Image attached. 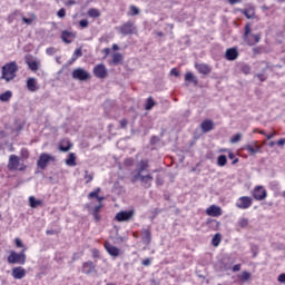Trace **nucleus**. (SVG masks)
I'll return each mask as SVG.
<instances>
[{"label": "nucleus", "mask_w": 285, "mask_h": 285, "mask_svg": "<svg viewBox=\"0 0 285 285\" xmlns=\"http://www.w3.org/2000/svg\"><path fill=\"white\" fill-rule=\"evenodd\" d=\"M242 39L246 46L253 47L257 46L262 41V35L261 33H252V26L249 22H247L244 27V33L242 36Z\"/></svg>", "instance_id": "1"}, {"label": "nucleus", "mask_w": 285, "mask_h": 285, "mask_svg": "<svg viewBox=\"0 0 285 285\" xmlns=\"http://www.w3.org/2000/svg\"><path fill=\"white\" fill-rule=\"evenodd\" d=\"M19 67L16 61L7 62L2 66V79L4 81H12L16 79Z\"/></svg>", "instance_id": "2"}, {"label": "nucleus", "mask_w": 285, "mask_h": 285, "mask_svg": "<svg viewBox=\"0 0 285 285\" xmlns=\"http://www.w3.org/2000/svg\"><path fill=\"white\" fill-rule=\"evenodd\" d=\"M26 250L27 248H22V250H20V253H17L16 250H11L9 253V257H7V263L11 264V265H26L27 263V255H26Z\"/></svg>", "instance_id": "3"}, {"label": "nucleus", "mask_w": 285, "mask_h": 285, "mask_svg": "<svg viewBox=\"0 0 285 285\" xmlns=\"http://www.w3.org/2000/svg\"><path fill=\"white\" fill-rule=\"evenodd\" d=\"M7 168H9V171H26L27 165L21 163V159L18 155H10Z\"/></svg>", "instance_id": "4"}, {"label": "nucleus", "mask_w": 285, "mask_h": 285, "mask_svg": "<svg viewBox=\"0 0 285 285\" xmlns=\"http://www.w3.org/2000/svg\"><path fill=\"white\" fill-rule=\"evenodd\" d=\"M55 161H56V158L53 156L47 153H41L37 160V167L41 170H46L49 163H55Z\"/></svg>", "instance_id": "5"}, {"label": "nucleus", "mask_w": 285, "mask_h": 285, "mask_svg": "<svg viewBox=\"0 0 285 285\" xmlns=\"http://www.w3.org/2000/svg\"><path fill=\"white\" fill-rule=\"evenodd\" d=\"M254 204V199L250 196H240L235 203V207L240 210L249 209Z\"/></svg>", "instance_id": "6"}, {"label": "nucleus", "mask_w": 285, "mask_h": 285, "mask_svg": "<svg viewBox=\"0 0 285 285\" xmlns=\"http://www.w3.org/2000/svg\"><path fill=\"white\" fill-rule=\"evenodd\" d=\"M135 217V210H120L115 215V220L118 223H127L132 220Z\"/></svg>", "instance_id": "7"}, {"label": "nucleus", "mask_w": 285, "mask_h": 285, "mask_svg": "<svg viewBox=\"0 0 285 285\" xmlns=\"http://www.w3.org/2000/svg\"><path fill=\"white\" fill-rule=\"evenodd\" d=\"M119 32L127 37L128 35H137L138 29L134 22L127 21L119 27Z\"/></svg>", "instance_id": "8"}, {"label": "nucleus", "mask_w": 285, "mask_h": 285, "mask_svg": "<svg viewBox=\"0 0 285 285\" xmlns=\"http://www.w3.org/2000/svg\"><path fill=\"white\" fill-rule=\"evenodd\" d=\"M72 79H77L78 81H87V79H91V76L88 71L82 68L73 69L71 72Z\"/></svg>", "instance_id": "9"}, {"label": "nucleus", "mask_w": 285, "mask_h": 285, "mask_svg": "<svg viewBox=\"0 0 285 285\" xmlns=\"http://www.w3.org/2000/svg\"><path fill=\"white\" fill-rule=\"evenodd\" d=\"M243 150L247 151L249 156H256L261 153L262 147L258 145L257 140L252 141L243 147Z\"/></svg>", "instance_id": "10"}, {"label": "nucleus", "mask_w": 285, "mask_h": 285, "mask_svg": "<svg viewBox=\"0 0 285 285\" xmlns=\"http://www.w3.org/2000/svg\"><path fill=\"white\" fill-rule=\"evenodd\" d=\"M92 73L97 79H106V77H108V70L104 63L96 65L92 69Z\"/></svg>", "instance_id": "11"}, {"label": "nucleus", "mask_w": 285, "mask_h": 285, "mask_svg": "<svg viewBox=\"0 0 285 285\" xmlns=\"http://www.w3.org/2000/svg\"><path fill=\"white\" fill-rule=\"evenodd\" d=\"M268 197L267 190L264 186H256L253 191V198L257 202H263Z\"/></svg>", "instance_id": "12"}, {"label": "nucleus", "mask_w": 285, "mask_h": 285, "mask_svg": "<svg viewBox=\"0 0 285 285\" xmlns=\"http://www.w3.org/2000/svg\"><path fill=\"white\" fill-rule=\"evenodd\" d=\"M104 248L108 253L109 256L117 258L120 256V248L117 246L112 245L110 242L106 240L104 243Z\"/></svg>", "instance_id": "13"}, {"label": "nucleus", "mask_w": 285, "mask_h": 285, "mask_svg": "<svg viewBox=\"0 0 285 285\" xmlns=\"http://www.w3.org/2000/svg\"><path fill=\"white\" fill-rule=\"evenodd\" d=\"M205 213L207 216L214 217V218H218L223 216V209L220 206H217V205H210L209 207L206 208Z\"/></svg>", "instance_id": "14"}, {"label": "nucleus", "mask_w": 285, "mask_h": 285, "mask_svg": "<svg viewBox=\"0 0 285 285\" xmlns=\"http://www.w3.org/2000/svg\"><path fill=\"white\" fill-rule=\"evenodd\" d=\"M238 57H239L238 47H232V48L226 49L225 59L227 61H236V59H238Z\"/></svg>", "instance_id": "15"}, {"label": "nucleus", "mask_w": 285, "mask_h": 285, "mask_svg": "<svg viewBox=\"0 0 285 285\" xmlns=\"http://www.w3.org/2000/svg\"><path fill=\"white\" fill-rule=\"evenodd\" d=\"M27 271L22 266H16L11 268V276H13V279L21 281L26 277Z\"/></svg>", "instance_id": "16"}, {"label": "nucleus", "mask_w": 285, "mask_h": 285, "mask_svg": "<svg viewBox=\"0 0 285 285\" xmlns=\"http://www.w3.org/2000/svg\"><path fill=\"white\" fill-rule=\"evenodd\" d=\"M81 272L85 275H91L96 273V265L92 261H87L82 263Z\"/></svg>", "instance_id": "17"}, {"label": "nucleus", "mask_w": 285, "mask_h": 285, "mask_svg": "<svg viewBox=\"0 0 285 285\" xmlns=\"http://www.w3.org/2000/svg\"><path fill=\"white\" fill-rule=\"evenodd\" d=\"M200 129L203 134H208L215 129V122L212 119H205L200 124Z\"/></svg>", "instance_id": "18"}, {"label": "nucleus", "mask_w": 285, "mask_h": 285, "mask_svg": "<svg viewBox=\"0 0 285 285\" xmlns=\"http://www.w3.org/2000/svg\"><path fill=\"white\" fill-rule=\"evenodd\" d=\"M73 145L70 144V140L68 138L61 139L58 144V149L61 153H68L72 149Z\"/></svg>", "instance_id": "19"}, {"label": "nucleus", "mask_w": 285, "mask_h": 285, "mask_svg": "<svg viewBox=\"0 0 285 285\" xmlns=\"http://www.w3.org/2000/svg\"><path fill=\"white\" fill-rule=\"evenodd\" d=\"M140 236H141L142 244H145V245H150L151 244L153 234H151V230L149 228H144L140 232Z\"/></svg>", "instance_id": "20"}, {"label": "nucleus", "mask_w": 285, "mask_h": 285, "mask_svg": "<svg viewBox=\"0 0 285 285\" xmlns=\"http://www.w3.org/2000/svg\"><path fill=\"white\" fill-rule=\"evenodd\" d=\"M77 35L71 31L63 30L61 31L60 39L63 43H72L73 39H76Z\"/></svg>", "instance_id": "21"}, {"label": "nucleus", "mask_w": 285, "mask_h": 285, "mask_svg": "<svg viewBox=\"0 0 285 285\" xmlns=\"http://www.w3.org/2000/svg\"><path fill=\"white\" fill-rule=\"evenodd\" d=\"M153 181H154V176L148 174V175H141L140 177V183L142 184V187L145 189H149L153 186Z\"/></svg>", "instance_id": "22"}, {"label": "nucleus", "mask_w": 285, "mask_h": 285, "mask_svg": "<svg viewBox=\"0 0 285 285\" xmlns=\"http://www.w3.org/2000/svg\"><path fill=\"white\" fill-rule=\"evenodd\" d=\"M27 90L29 92H37L39 90V86L36 78L27 79Z\"/></svg>", "instance_id": "23"}, {"label": "nucleus", "mask_w": 285, "mask_h": 285, "mask_svg": "<svg viewBox=\"0 0 285 285\" xmlns=\"http://www.w3.org/2000/svg\"><path fill=\"white\" fill-rule=\"evenodd\" d=\"M195 68L199 75H210L212 68L206 63H196Z\"/></svg>", "instance_id": "24"}, {"label": "nucleus", "mask_w": 285, "mask_h": 285, "mask_svg": "<svg viewBox=\"0 0 285 285\" xmlns=\"http://www.w3.org/2000/svg\"><path fill=\"white\" fill-rule=\"evenodd\" d=\"M66 166L76 167L77 166V156L75 153H69L68 157L65 160Z\"/></svg>", "instance_id": "25"}, {"label": "nucleus", "mask_w": 285, "mask_h": 285, "mask_svg": "<svg viewBox=\"0 0 285 285\" xmlns=\"http://www.w3.org/2000/svg\"><path fill=\"white\" fill-rule=\"evenodd\" d=\"M156 106H157V102L155 101L154 97L150 96L146 99V102L144 105V109L146 111H151Z\"/></svg>", "instance_id": "26"}, {"label": "nucleus", "mask_w": 285, "mask_h": 285, "mask_svg": "<svg viewBox=\"0 0 285 285\" xmlns=\"http://www.w3.org/2000/svg\"><path fill=\"white\" fill-rule=\"evenodd\" d=\"M26 63L32 72H37L39 70L40 62L38 60L27 59Z\"/></svg>", "instance_id": "27"}, {"label": "nucleus", "mask_w": 285, "mask_h": 285, "mask_svg": "<svg viewBox=\"0 0 285 285\" xmlns=\"http://www.w3.org/2000/svg\"><path fill=\"white\" fill-rule=\"evenodd\" d=\"M149 168V160L148 159H141L138 164H137V171L139 174H142V171H146Z\"/></svg>", "instance_id": "28"}, {"label": "nucleus", "mask_w": 285, "mask_h": 285, "mask_svg": "<svg viewBox=\"0 0 285 285\" xmlns=\"http://www.w3.org/2000/svg\"><path fill=\"white\" fill-rule=\"evenodd\" d=\"M206 225L208 226L209 229L216 232L220 227V222L209 218V219H207Z\"/></svg>", "instance_id": "29"}, {"label": "nucleus", "mask_w": 285, "mask_h": 285, "mask_svg": "<svg viewBox=\"0 0 285 285\" xmlns=\"http://www.w3.org/2000/svg\"><path fill=\"white\" fill-rule=\"evenodd\" d=\"M29 206L30 208L35 209L37 207H42L43 206V202L37 199L35 196H30L29 197Z\"/></svg>", "instance_id": "30"}, {"label": "nucleus", "mask_w": 285, "mask_h": 285, "mask_svg": "<svg viewBox=\"0 0 285 285\" xmlns=\"http://www.w3.org/2000/svg\"><path fill=\"white\" fill-rule=\"evenodd\" d=\"M185 81H188V83H193L194 86H198V79L191 71L185 73Z\"/></svg>", "instance_id": "31"}, {"label": "nucleus", "mask_w": 285, "mask_h": 285, "mask_svg": "<svg viewBox=\"0 0 285 285\" xmlns=\"http://www.w3.org/2000/svg\"><path fill=\"white\" fill-rule=\"evenodd\" d=\"M216 164H217V166L220 167V168L226 167L227 164H228L227 156H226V155H219V156L217 157Z\"/></svg>", "instance_id": "32"}, {"label": "nucleus", "mask_w": 285, "mask_h": 285, "mask_svg": "<svg viewBox=\"0 0 285 285\" xmlns=\"http://www.w3.org/2000/svg\"><path fill=\"white\" fill-rule=\"evenodd\" d=\"M12 98V91L7 90L2 94H0V101L2 102H9Z\"/></svg>", "instance_id": "33"}, {"label": "nucleus", "mask_w": 285, "mask_h": 285, "mask_svg": "<svg viewBox=\"0 0 285 285\" xmlns=\"http://www.w3.org/2000/svg\"><path fill=\"white\" fill-rule=\"evenodd\" d=\"M122 61H124L122 53L116 52V53L112 55V63H114V66H119V63H122Z\"/></svg>", "instance_id": "34"}, {"label": "nucleus", "mask_w": 285, "mask_h": 285, "mask_svg": "<svg viewBox=\"0 0 285 285\" xmlns=\"http://www.w3.org/2000/svg\"><path fill=\"white\" fill-rule=\"evenodd\" d=\"M95 179V174L94 173H89V170H85V175H83V180L86 185H89L90 183H92Z\"/></svg>", "instance_id": "35"}, {"label": "nucleus", "mask_w": 285, "mask_h": 285, "mask_svg": "<svg viewBox=\"0 0 285 285\" xmlns=\"http://www.w3.org/2000/svg\"><path fill=\"white\" fill-rule=\"evenodd\" d=\"M222 238H223V236L220 233L215 234L212 239V245L214 247H219V245L222 244Z\"/></svg>", "instance_id": "36"}, {"label": "nucleus", "mask_w": 285, "mask_h": 285, "mask_svg": "<svg viewBox=\"0 0 285 285\" xmlns=\"http://www.w3.org/2000/svg\"><path fill=\"white\" fill-rule=\"evenodd\" d=\"M88 17H91L92 19H97V17H101V12L99 11V9H95V8H90L87 11Z\"/></svg>", "instance_id": "37"}, {"label": "nucleus", "mask_w": 285, "mask_h": 285, "mask_svg": "<svg viewBox=\"0 0 285 285\" xmlns=\"http://www.w3.org/2000/svg\"><path fill=\"white\" fill-rule=\"evenodd\" d=\"M100 193H101V188H100V187H97V188L95 189V191H90V193L87 195V198H88V199H97Z\"/></svg>", "instance_id": "38"}, {"label": "nucleus", "mask_w": 285, "mask_h": 285, "mask_svg": "<svg viewBox=\"0 0 285 285\" xmlns=\"http://www.w3.org/2000/svg\"><path fill=\"white\" fill-rule=\"evenodd\" d=\"M252 278V273L247 271H243L240 274V281L242 282H248Z\"/></svg>", "instance_id": "39"}, {"label": "nucleus", "mask_w": 285, "mask_h": 285, "mask_svg": "<svg viewBox=\"0 0 285 285\" xmlns=\"http://www.w3.org/2000/svg\"><path fill=\"white\" fill-rule=\"evenodd\" d=\"M242 138H243V135L238 132L230 137L229 142L233 145L238 144L242 140Z\"/></svg>", "instance_id": "40"}, {"label": "nucleus", "mask_w": 285, "mask_h": 285, "mask_svg": "<svg viewBox=\"0 0 285 285\" xmlns=\"http://www.w3.org/2000/svg\"><path fill=\"white\" fill-rule=\"evenodd\" d=\"M238 226L240 228H247L249 226V219L245 217L239 218Z\"/></svg>", "instance_id": "41"}, {"label": "nucleus", "mask_w": 285, "mask_h": 285, "mask_svg": "<svg viewBox=\"0 0 285 285\" xmlns=\"http://www.w3.org/2000/svg\"><path fill=\"white\" fill-rule=\"evenodd\" d=\"M129 10V17H137V14H140V10L136 6H130Z\"/></svg>", "instance_id": "42"}, {"label": "nucleus", "mask_w": 285, "mask_h": 285, "mask_svg": "<svg viewBox=\"0 0 285 285\" xmlns=\"http://www.w3.org/2000/svg\"><path fill=\"white\" fill-rule=\"evenodd\" d=\"M79 57H82V49H80V48L75 49L71 59H72V61H77V59H79Z\"/></svg>", "instance_id": "43"}, {"label": "nucleus", "mask_w": 285, "mask_h": 285, "mask_svg": "<svg viewBox=\"0 0 285 285\" xmlns=\"http://www.w3.org/2000/svg\"><path fill=\"white\" fill-rule=\"evenodd\" d=\"M228 159L232 160L233 166H235L239 163V158H236V155L233 151H229Z\"/></svg>", "instance_id": "44"}, {"label": "nucleus", "mask_w": 285, "mask_h": 285, "mask_svg": "<svg viewBox=\"0 0 285 285\" xmlns=\"http://www.w3.org/2000/svg\"><path fill=\"white\" fill-rule=\"evenodd\" d=\"M128 124H129L128 119H126V118L120 119L119 120L120 129H127Z\"/></svg>", "instance_id": "45"}, {"label": "nucleus", "mask_w": 285, "mask_h": 285, "mask_svg": "<svg viewBox=\"0 0 285 285\" xmlns=\"http://www.w3.org/2000/svg\"><path fill=\"white\" fill-rule=\"evenodd\" d=\"M91 256L95 259H99L100 258V250L98 248H92L91 249Z\"/></svg>", "instance_id": "46"}, {"label": "nucleus", "mask_w": 285, "mask_h": 285, "mask_svg": "<svg viewBox=\"0 0 285 285\" xmlns=\"http://www.w3.org/2000/svg\"><path fill=\"white\" fill-rule=\"evenodd\" d=\"M35 19H36L35 14H32V18L22 17V21H24V23H27V26H31V23H33Z\"/></svg>", "instance_id": "47"}, {"label": "nucleus", "mask_w": 285, "mask_h": 285, "mask_svg": "<svg viewBox=\"0 0 285 285\" xmlns=\"http://www.w3.org/2000/svg\"><path fill=\"white\" fill-rule=\"evenodd\" d=\"M264 51L263 47H254L252 49L253 55L256 57V55H262V52Z\"/></svg>", "instance_id": "48"}, {"label": "nucleus", "mask_w": 285, "mask_h": 285, "mask_svg": "<svg viewBox=\"0 0 285 285\" xmlns=\"http://www.w3.org/2000/svg\"><path fill=\"white\" fill-rule=\"evenodd\" d=\"M141 176H142V174L137 171V174L134 175L132 178H131V184H136L138 180H140Z\"/></svg>", "instance_id": "49"}, {"label": "nucleus", "mask_w": 285, "mask_h": 285, "mask_svg": "<svg viewBox=\"0 0 285 285\" xmlns=\"http://www.w3.org/2000/svg\"><path fill=\"white\" fill-rule=\"evenodd\" d=\"M16 247L17 248H22V249L26 248L24 245H23V242L19 237L16 238Z\"/></svg>", "instance_id": "50"}, {"label": "nucleus", "mask_w": 285, "mask_h": 285, "mask_svg": "<svg viewBox=\"0 0 285 285\" xmlns=\"http://www.w3.org/2000/svg\"><path fill=\"white\" fill-rule=\"evenodd\" d=\"M92 218L96 223H100L101 222V215L99 213H94L91 212Z\"/></svg>", "instance_id": "51"}, {"label": "nucleus", "mask_w": 285, "mask_h": 285, "mask_svg": "<svg viewBox=\"0 0 285 285\" xmlns=\"http://www.w3.org/2000/svg\"><path fill=\"white\" fill-rule=\"evenodd\" d=\"M102 208H104V204L100 203V204H98L97 206H95V207L92 208V213L99 214Z\"/></svg>", "instance_id": "52"}, {"label": "nucleus", "mask_w": 285, "mask_h": 285, "mask_svg": "<svg viewBox=\"0 0 285 285\" xmlns=\"http://www.w3.org/2000/svg\"><path fill=\"white\" fill-rule=\"evenodd\" d=\"M57 17H59V19H63V17H66V9L61 8L57 11Z\"/></svg>", "instance_id": "53"}, {"label": "nucleus", "mask_w": 285, "mask_h": 285, "mask_svg": "<svg viewBox=\"0 0 285 285\" xmlns=\"http://www.w3.org/2000/svg\"><path fill=\"white\" fill-rule=\"evenodd\" d=\"M243 14L246 17V19H253L254 18V12L250 13L249 10H244Z\"/></svg>", "instance_id": "54"}, {"label": "nucleus", "mask_w": 285, "mask_h": 285, "mask_svg": "<svg viewBox=\"0 0 285 285\" xmlns=\"http://www.w3.org/2000/svg\"><path fill=\"white\" fill-rule=\"evenodd\" d=\"M141 265L145 266V267H149L151 265V258L142 259Z\"/></svg>", "instance_id": "55"}, {"label": "nucleus", "mask_w": 285, "mask_h": 285, "mask_svg": "<svg viewBox=\"0 0 285 285\" xmlns=\"http://www.w3.org/2000/svg\"><path fill=\"white\" fill-rule=\"evenodd\" d=\"M79 26H80L81 28H88L89 21L86 20V19H82V20L79 21Z\"/></svg>", "instance_id": "56"}, {"label": "nucleus", "mask_w": 285, "mask_h": 285, "mask_svg": "<svg viewBox=\"0 0 285 285\" xmlns=\"http://www.w3.org/2000/svg\"><path fill=\"white\" fill-rule=\"evenodd\" d=\"M58 234H59V232L56 229H47L46 230V235H48V236L58 235Z\"/></svg>", "instance_id": "57"}, {"label": "nucleus", "mask_w": 285, "mask_h": 285, "mask_svg": "<svg viewBox=\"0 0 285 285\" xmlns=\"http://www.w3.org/2000/svg\"><path fill=\"white\" fill-rule=\"evenodd\" d=\"M242 70L245 75H249L252 69L248 65H245L243 66Z\"/></svg>", "instance_id": "58"}, {"label": "nucleus", "mask_w": 285, "mask_h": 285, "mask_svg": "<svg viewBox=\"0 0 285 285\" xmlns=\"http://www.w3.org/2000/svg\"><path fill=\"white\" fill-rule=\"evenodd\" d=\"M102 52H104V59H107V57H109L110 52H111V49L110 48H104L102 49Z\"/></svg>", "instance_id": "59"}, {"label": "nucleus", "mask_w": 285, "mask_h": 285, "mask_svg": "<svg viewBox=\"0 0 285 285\" xmlns=\"http://www.w3.org/2000/svg\"><path fill=\"white\" fill-rule=\"evenodd\" d=\"M277 281L282 284H285V273L279 274Z\"/></svg>", "instance_id": "60"}, {"label": "nucleus", "mask_w": 285, "mask_h": 285, "mask_svg": "<svg viewBox=\"0 0 285 285\" xmlns=\"http://www.w3.org/2000/svg\"><path fill=\"white\" fill-rule=\"evenodd\" d=\"M240 269H242V264H236V265L233 266V272L234 273L240 272Z\"/></svg>", "instance_id": "61"}, {"label": "nucleus", "mask_w": 285, "mask_h": 285, "mask_svg": "<svg viewBox=\"0 0 285 285\" xmlns=\"http://www.w3.org/2000/svg\"><path fill=\"white\" fill-rule=\"evenodd\" d=\"M256 77L257 79H259V81H265L267 79V77L264 73H257Z\"/></svg>", "instance_id": "62"}, {"label": "nucleus", "mask_w": 285, "mask_h": 285, "mask_svg": "<svg viewBox=\"0 0 285 285\" xmlns=\"http://www.w3.org/2000/svg\"><path fill=\"white\" fill-rule=\"evenodd\" d=\"M170 75H174V77H179L180 76V72L176 69V68H173L170 70Z\"/></svg>", "instance_id": "63"}, {"label": "nucleus", "mask_w": 285, "mask_h": 285, "mask_svg": "<svg viewBox=\"0 0 285 285\" xmlns=\"http://www.w3.org/2000/svg\"><path fill=\"white\" fill-rule=\"evenodd\" d=\"M276 145H277L278 147L285 146V138H282V139L277 140V141H276Z\"/></svg>", "instance_id": "64"}]
</instances>
